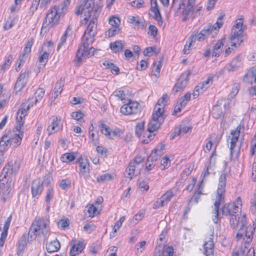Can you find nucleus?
<instances>
[{"instance_id":"f257e3e1","label":"nucleus","mask_w":256,"mask_h":256,"mask_svg":"<svg viewBox=\"0 0 256 256\" xmlns=\"http://www.w3.org/2000/svg\"><path fill=\"white\" fill-rule=\"evenodd\" d=\"M238 214L231 216L230 219V226L231 228L236 229L238 228V232L236 235L237 240H242L245 235L246 237V242L250 243L252 242L253 238V234H254L256 227V224L252 222V225L250 224L246 228V215H243L242 217L237 218Z\"/></svg>"},{"instance_id":"f03ea898","label":"nucleus","mask_w":256,"mask_h":256,"mask_svg":"<svg viewBox=\"0 0 256 256\" xmlns=\"http://www.w3.org/2000/svg\"><path fill=\"white\" fill-rule=\"evenodd\" d=\"M226 176V174L222 173L218 179L216 200L214 203V208L213 212L215 215L212 218V220L215 224H217L218 222L220 206V204H223L224 202Z\"/></svg>"},{"instance_id":"7ed1b4c3","label":"nucleus","mask_w":256,"mask_h":256,"mask_svg":"<svg viewBox=\"0 0 256 256\" xmlns=\"http://www.w3.org/2000/svg\"><path fill=\"white\" fill-rule=\"evenodd\" d=\"M194 0H172L171 8L177 14H182V20L186 22L193 11Z\"/></svg>"},{"instance_id":"20e7f679","label":"nucleus","mask_w":256,"mask_h":256,"mask_svg":"<svg viewBox=\"0 0 256 256\" xmlns=\"http://www.w3.org/2000/svg\"><path fill=\"white\" fill-rule=\"evenodd\" d=\"M94 0H81L80 4L76 11L75 14L77 16L84 14V20H81V23L85 24L88 22L90 17L92 16L94 12L97 8H99L100 12L101 8L98 6H94Z\"/></svg>"},{"instance_id":"39448f33","label":"nucleus","mask_w":256,"mask_h":256,"mask_svg":"<svg viewBox=\"0 0 256 256\" xmlns=\"http://www.w3.org/2000/svg\"><path fill=\"white\" fill-rule=\"evenodd\" d=\"M60 15L57 12L55 8H52L45 18L42 28L47 29L48 31L52 30V28L56 26L59 22Z\"/></svg>"},{"instance_id":"423d86ee","label":"nucleus","mask_w":256,"mask_h":256,"mask_svg":"<svg viewBox=\"0 0 256 256\" xmlns=\"http://www.w3.org/2000/svg\"><path fill=\"white\" fill-rule=\"evenodd\" d=\"M190 74V71L188 70L181 75L172 89V92L174 94H176L178 91L182 90L184 88L188 83V76Z\"/></svg>"},{"instance_id":"0eeeda50","label":"nucleus","mask_w":256,"mask_h":256,"mask_svg":"<svg viewBox=\"0 0 256 256\" xmlns=\"http://www.w3.org/2000/svg\"><path fill=\"white\" fill-rule=\"evenodd\" d=\"M95 50V48L92 47L88 49V48H82V46H79L76 54L77 65L79 66L82 62V56L89 58L92 56L94 54Z\"/></svg>"},{"instance_id":"6e6552de","label":"nucleus","mask_w":256,"mask_h":256,"mask_svg":"<svg viewBox=\"0 0 256 256\" xmlns=\"http://www.w3.org/2000/svg\"><path fill=\"white\" fill-rule=\"evenodd\" d=\"M139 104L136 102L129 100L127 104H124L120 108V112L124 115H129L136 113Z\"/></svg>"},{"instance_id":"1a4fd4ad","label":"nucleus","mask_w":256,"mask_h":256,"mask_svg":"<svg viewBox=\"0 0 256 256\" xmlns=\"http://www.w3.org/2000/svg\"><path fill=\"white\" fill-rule=\"evenodd\" d=\"M100 14V10L99 8H97L94 12L92 18L87 25V23L85 24L84 22L83 24L82 23L81 26H82L84 24V26H86V30L84 32H92V31H96L97 28V22L98 18Z\"/></svg>"},{"instance_id":"9d476101","label":"nucleus","mask_w":256,"mask_h":256,"mask_svg":"<svg viewBox=\"0 0 256 256\" xmlns=\"http://www.w3.org/2000/svg\"><path fill=\"white\" fill-rule=\"evenodd\" d=\"M238 206L234 202H228L224 204L222 208V214L231 216L238 212Z\"/></svg>"},{"instance_id":"9b49d317","label":"nucleus","mask_w":256,"mask_h":256,"mask_svg":"<svg viewBox=\"0 0 256 256\" xmlns=\"http://www.w3.org/2000/svg\"><path fill=\"white\" fill-rule=\"evenodd\" d=\"M151 8L150 10L149 14L154 18L159 24H162V18L158 9V6L156 0H150Z\"/></svg>"},{"instance_id":"f8f14e48","label":"nucleus","mask_w":256,"mask_h":256,"mask_svg":"<svg viewBox=\"0 0 256 256\" xmlns=\"http://www.w3.org/2000/svg\"><path fill=\"white\" fill-rule=\"evenodd\" d=\"M42 224V219L38 218L37 219L35 223H34L30 226L28 235V240L32 241L36 238V232L40 229V224Z\"/></svg>"},{"instance_id":"ddd939ff","label":"nucleus","mask_w":256,"mask_h":256,"mask_svg":"<svg viewBox=\"0 0 256 256\" xmlns=\"http://www.w3.org/2000/svg\"><path fill=\"white\" fill-rule=\"evenodd\" d=\"M224 14H221L218 17L216 23L212 26L209 24L205 27L200 32H212L213 30H218L224 24Z\"/></svg>"},{"instance_id":"4468645a","label":"nucleus","mask_w":256,"mask_h":256,"mask_svg":"<svg viewBox=\"0 0 256 256\" xmlns=\"http://www.w3.org/2000/svg\"><path fill=\"white\" fill-rule=\"evenodd\" d=\"M164 120V118H158L156 114L155 116H152V120L148 123V130L150 132H154L160 128Z\"/></svg>"},{"instance_id":"2eb2a0df","label":"nucleus","mask_w":256,"mask_h":256,"mask_svg":"<svg viewBox=\"0 0 256 256\" xmlns=\"http://www.w3.org/2000/svg\"><path fill=\"white\" fill-rule=\"evenodd\" d=\"M28 76V72H24L21 74L18 77L14 86V88L16 92H20L26 86V76Z\"/></svg>"},{"instance_id":"dca6fc26","label":"nucleus","mask_w":256,"mask_h":256,"mask_svg":"<svg viewBox=\"0 0 256 256\" xmlns=\"http://www.w3.org/2000/svg\"><path fill=\"white\" fill-rule=\"evenodd\" d=\"M244 33H234L230 38V45L234 48H236L237 45L239 46L243 42Z\"/></svg>"},{"instance_id":"f3484780","label":"nucleus","mask_w":256,"mask_h":256,"mask_svg":"<svg viewBox=\"0 0 256 256\" xmlns=\"http://www.w3.org/2000/svg\"><path fill=\"white\" fill-rule=\"evenodd\" d=\"M243 80L245 82L252 84L256 83V66L251 68L244 76Z\"/></svg>"},{"instance_id":"a211bd4d","label":"nucleus","mask_w":256,"mask_h":256,"mask_svg":"<svg viewBox=\"0 0 256 256\" xmlns=\"http://www.w3.org/2000/svg\"><path fill=\"white\" fill-rule=\"evenodd\" d=\"M204 254L206 256H214V242L213 239L208 238L207 241L204 244Z\"/></svg>"},{"instance_id":"6ab92c4d","label":"nucleus","mask_w":256,"mask_h":256,"mask_svg":"<svg viewBox=\"0 0 256 256\" xmlns=\"http://www.w3.org/2000/svg\"><path fill=\"white\" fill-rule=\"evenodd\" d=\"M80 171L81 174H85L89 173V162L86 157L80 156L78 159Z\"/></svg>"},{"instance_id":"aec40b11","label":"nucleus","mask_w":256,"mask_h":256,"mask_svg":"<svg viewBox=\"0 0 256 256\" xmlns=\"http://www.w3.org/2000/svg\"><path fill=\"white\" fill-rule=\"evenodd\" d=\"M94 36V33H92V34H91V33H84L82 44L80 46H82V48H88L90 44L92 43Z\"/></svg>"},{"instance_id":"412c9836","label":"nucleus","mask_w":256,"mask_h":256,"mask_svg":"<svg viewBox=\"0 0 256 256\" xmlns=\"http://www.w3.org/2000/svg\"><path fill=\"white\" fill-rule=\"evenodd\" d=\"M31 190L32 197H36L38 194H40L42 190V182L40 180H34L31 187Z\"/></svg>"},{"instance_id":"4be33fe9","label":"nucleus","mask_w":256,"mask_h":256,"mask_svg":"<svg viewBox=\"0 0 256 256\" xmlns=\"http://www.w3.org/2000/svg\"><path fill=\"white\" fill-rule=\"evenodd\" d=\"M225 41L226 36H224L215 44L212 53V56L218 57L220 56V54L222 52Z\"/></svg>"},{"instance_id":"5701e85b","label":"nucleus","mask_w":256,"mask_h":256,"mask_svg":"<svg viewBox=\"0 0 256 256\" xmlns=\"http://www.w3.org/2000/svg\"><path fill=\"white\" fill-rule=\"evenodd\" d=\"M120 18L117 16H112L109 19V24L113 27L112 28H110L107 32H118L120 30V29L118 27L120 24Z\"/></svg>"},{"instance_id":"b1692460","label":"nucleus","mask_w":256,"mask_h":256,"mask_svg":"<svg viewBox=\"0 0 256 256\" xmlns=\"http://www.w3.org/2000/svg\"><path fill=\"white\" fill-rule=\"evenodd\" d=\"M162 244H159L155 248V253H157L158 250L162 252L160 256H173L174 249L172 246H168L164 248Z\"/></svg>"},{"instance_id":"393cba45","label":"nucleus","mask_w":256,"mask_h":256,"mask_svg":"<svg viewBox=\"0 0 256 256\" xmlns=\"http://www.w3.org/2000/svg\"><path fill=\"white\" fill-rule=\"evenodd\" d=\"M60 246V243L56 238L50 242H47L46 244V250L48 253L57 252Z\"/></svg>"},{"instance_id":"a878e982","label":"nucleus","mask_w":256,"mask_h":256,"mask_svg":"<svg viewBox=\"0 0 256 256\" xmlns=\"http://www.w3.org/2000/svg\"><path fill=\"white\" fill-rule=\"evenodd\" d=\"M84 248V245L82 242H78V243L74 244L70 250V256H76L81 252Z\"/></svg>"},{"instance_id":"bb28decb","label":"nucleus","mask_w":256,"mask_h":256,"mask_svg":"<svg viewBox=\"0 0 256 256\" xmlns=\"http://www.w3.org/2000/svg\"><path fill=\"white\" fill-rule=\"evenodd\" d=\"M238 127L236 128V130L231 132V134L232 136L231 138L230 146V154L231 156L232 155L234 149L236 146V144L238 142L240 134V130H238Z\"/></svg>"},{"instance_id":"cd10ccee","label":"nucleus","mask_w":256,"mask_h":256,"mask_svg":"<svg viewBox=\"0 0 256 256\" xmlns=\"http://www.w3.org/2000/svg\"><path fill=\"white\" fill-rule=\"evenodd\" d=\"M70 2V0H64L59 6H54L53 8H55L59 14L62 16L66 12Z\"/></svg>"},{"instance_id":"c85d7f7f","label":"nucleus","mask_w":256,"mask_h":256,"mask_svg":"<svg viewBox=\"0 0 256 256\" xmlns=\"http://www.w3.org/2000/svg\"><path fill=\"white\" fill-rule=\"evenodd\" d=\"M246 29V26L243 24V18H240L236 20L232 28L234 32H243Z\"/></svg>"},{"instance_id":"c756f323","label":"nucleus","mask_w":256,"mask_h":256,"mask_svg":"<svg viewBox=\"0 0 256 256\" xmlns=\"http://www.w3.org/2000/svg\"><path fill=\"white\" fill-rule=\"evenodd\" d=\"M110 48L114 53H118L122 52L124 50L122 41L120 40L110 42Z\"/></svg>"},{"instance_id":"7c9ffc66","label":"nucleus","mask_w":256,"mask_h":256,"mask_svg":"<svg viewBox=\"0 0 256 256\" xmlns=\"http://www.w3.org/2000/svg\"><path fill=\"white\" fill-rule=\"evenodd\" d=\"M24 132L22 131L20 134H15L14 137H8L10 145L13 147H17L20 144V142L23 137Z\"/></svg>"},{"instance_id":"2f4dec72","label":"nucleus","mask_w":256,"mask_h":256,"mask_svg":"<svg viewBox=\"0 0 256 256\" xmlns=\"http://www.w3.org/2000/svg\"><path fill=\"white\" fill-rule=\"evenodd\" d=\"M32 104H30V103L28 105H26L25 103H22L20 106V108L18 110L17 113V116L22 120V118L26 116L27 111H28L31 106Z\"/></svg>"},{"instance_id":"473e14b6","label":"nucleus","mask_w":256,"mask_h":256,"mask_svg":"<svg viewBox=\"0 0 256 256\" xmlns=\"http://www.w3.org/2000/svg\"><path fill=\"white\" fill-rule=\"evenodd\" d=\"M12 189L10 184L0 182V192H2L4 196H8Z\"/></svg>"},{"instance_id":"72a5a7b5","label":"nucleus","mask_w":256,"mask_h":256,"mask_svg":"<svg viewBox=\"0 0 256 256\" xmlns=\"http://www.w3.org/2000/svg\"><path fill=\"white\" fill-rule=\"evenodd\" d=\"M10 144L8 135L4 134L0 140V152H2L6 150L7 146Z\"/></svg>"},{"instance_id":"f704fd0d","label":"nucleus","mask_w":256,"mask_h":256,"mask_svg":"<svg viewBox=\"0 0 256 256\" xmlns=\"http://www.w3.org/2000/svg\"><path fill=\"white\" fill-rule=\"evenodd\" d=\"M100 123L102 132L106 135L108 138H111V130L110 128L104 124V122L102 120H100Z\"/></svg>"},{"instance_id":"c9c22d12","label":"nucleus","mask_w":256,"mask_h":256,"mask_svg":"<svg viewBox=\"0 0 256 256\" xmlns=\"http://www.w3.org/2000/svg\"><path fill=\"white\" fill-rule=\"evenodd\" d=\"M13 172V168L12 166L8 164L4 168L1 174V177L4 175V178H10Z\"/></svg>"},{"instance_id":"e433bc0d","label":"nucleus","mask_w":256,"mask_h":256,"mask_svg":"<svg viewBox=\"0 0 256 256\" xmlns=\"http://www.w3.org/2000/svg\"><path fill=\"white\" fill-rule=\"evenodd\" d=\"M28 238L26 234H23L21 238V240H20L19 242V244L18 246V251L17 252V254L18 255L20 254L19 252L20 251H22L24 248H26L27 242H28Z\"/></svg>"},{"instance_id":"4c0bfd02","label":"nucleus","mask_w":256,"mask_h":256,"mask_svg":"<svg viewBox=\"0 0 256 256\" xmlns=\"http://www.w3.org/2000/svg\"><path fill=\"white\" fill-rule=\"evenodd\" d=\"M222 114V108L218 104L215 105L212 110V116L216 119L219 118Z\"/></svg>"},{"instance_id":"58836bf2","label":"nucleus","mask_w":256,"mask_h":256,"mask_svg":"<svg viewBox=\"0 0 256 256\" xmlns=\"http://www.w3.org/2000/svg\"><path fill=\"white\" fill-rule=\"evenodd\" d=\"M136 164L134 162L130 161L129 163L128 166L126 170L128 177L130 178V180L132 179V176L134 173Z\"/></svg>"},{"instance_id":"ea45409f","label":"nucleus","mask_w":256,"mask_h":256,"mask_svg":"<svg viewBox=\"0 0 256 256\" xmlns=\"http://www.w3.org/2000/svg\"><path fill=\"white\" fill-rule=\"evenodd\" d=\"M128 22L130 24H133L134 26L138 27L139 26V24H140V22L142 20L138 16H130L128 18Z\"/></svg>"},{"instance_id":"a19ab883","label":"nucleus","mask_w":256,"mask_h":256,"mask_svg":"<svg viewBox=\"0 0 256 256\" xmlns=\"http://www.w3.org/2000/svg\"><path fill=\"white\" fill-rule=\"evenodd\" d=\"M74 158L75 156L72 153H66L62 154L60 158L62 161L66 163L74 160Z\"/></svg>"},{"instance_id":"79ce46f5","label":"nucleus","mask_w":256,"mask_h":256,"mask_svg":"<svg viewBox=\"0 0 256 256\" xmlns=\"http://www.w3.org/2000/svg\"><path fill=\"white\" fill-rule=\"evenodd\" d=\"M164 112V108L162 106L160 107V106L156 105L154 108V112L152 114V116H155L156 114L158 116V118H163V112Z\"/></svg>"},{"instance_id":"37998d69","label":"nucleus","mask_w":256,"mask_h":256,"mask_svg":"<svg viewBox=\"0 0 256 256\" xmlns=\"http://www.w3.org/2000/svg\"><path fill=\"white\" fill-rule=\"evenodd\" d=\"M64 86V80L60 78V80L56 84L54 88V94H56V96H58V94H60L62 91V87Z\"/></svg>"},{"instance_id":"c03bdc74","label":"nucleus","mask_w":256,"mask_h":256,"mask_svg":"<svg viewBox=\"0 0 256 256\" xmlns=\"http://www.w3.org/2000/svg\"><path fill=\"white\" fill-rule=\"evenodd\" d=\"M153 132H144V138L143 140V142L145 144L148 143L151 140H153L156 134H152Z\"/></svg>"},{"instance_id":"a18cd8bd","label":"nucleus","mask_w":256,"mask_h":256,"mask_svg":"<svg viewBox=\"0 0 256 256\" xmlns=\"http://www.w3.org/2000/svg\"><path fill=\"white\" fill-rule=\"evenodd\" d=\"M44 94V90L42 88H38L35 92V104L42 100Z\"/></svg>"},{"instance_id":"49530a36","label":"nucleus","mask_w":256,"mask_h":256,"mask_svg":"<svg viewBox=\"0 0 256 256\" xmlns=\"http://www.w3.org/2000/svg\"><path fill=\"white\" fill-rule=\"evenodd\" d=\"M112 178V176L110 174H104L98 177L96 180L98 182H104L111 180Z\"/></svg>"},{"instance_id":"de8ad7c7","label":"nucleus","mask_w":256,"mask_h":256,"mask_svg":"<svg viewBox=\"0 0 256 256\" xmlns=\"http://www.w3.org/2000/svg\"><path fill=\"white\" fill-rule=\"evenodd\" d=\"M173 196L174 195L172 192L171 191H168L162 196L161 198L162 199L164 204H166Z\"/></svg>"},{"instance_id":"09e8293b","label":"nucleus","mask_w":256,"mask_h":256,"mask_svg":"<svg viewBox=\"0 0 256 256\" xmlns=\"http://www.w3.org/2000/svg\"><path fill=\"white\" fill-rule=\"evenodd\" d=\"M69 220L68 218L62 219L58 222V226L59 228L64 230L69 226Z\"/></svg>"},{"instance_id":"8fccbe9b","label":"nucleus","mask_w":256,"mask_h":256,"mask_svg":"<svg viewBox=\"0 0 256 256\" xmlns=\"http://www.w3.org/2000/svg\"><path fill=\"white\" fill-rule=\"evenodd\" d=\"M243 239V241L244 242V244L242 246L240 249L238 250V252L240 254V256H244V253L246 252L248 250L247 248V245H248L250 243L246 242V237L245 236V235L244 236V237L242 238Z\"/></svg>"},{"instance_id":"3c124183","label":"nucleus","mask_w":256,"mask_h":256,"mask_svg":"<svg viewBox=\"0 0 256 256\" xmlns=\"http://www.w3.org/2000/svg\"><path fill=\"white\" fill-rule=\"evenodd\" d=\"M144 128V122L138 123L136 124L135 128V133L136 135L138 137H140L142 132Z\"/></svg>"},{"instance_id":"603ef678","label":"nucleus","mask_w":256,"mask_h":256,"mask_svg":"<svg viewBox=\"0 0 256 256\" xmlns=\"http://www.w3.org/2000/svg\"><path fill=\"white\" fill-rule=\"evenodd\" d=\"M168 99V96L166 94H164L162 95V97L160 98L156 105L162 106L163 108H164L165 106L166 105V103L167 102V100Z\"/></svg>"},{"instance_id":"864d4df0","label":"nucleus","mask_w":256,"mask_h":256,"mask_svg":"<svg viewBox=\"0 0 256 256\" xmlns=\"http://www.w3.org/2000/svg\"><path fill=\"white\" fill-rule=\"evenodd\" d=\"M111 96L116 97L118 100H124L125 99V94L123 90H118L114 92Z\"/></svg>"},{"instance_id":"5fc2aeb1","label":"nucleus","mask_w":256,"mask_h":256,"mask_svg":"<svg viewBox=\"0 0 256 256\" xmlns=\"http://www.w3.org/2000/svg\"><path fill=\"white\" fill-rule=\"evenodd\" d=\"M49 54L46 52H44L43 54H42L38 58L39 62L40 63L44 62V64H41L42 68L44 67L46 63L48 62V58Z\"/></svg>"},{"instance_id":"6e6d98bb","label":"nucleus","mask_w":256,"mask_h":256,"mask_svg":"<svg viewBox=\"0 0 256 256\" xmlns=\"http://www.w3.org/2000/svg\"><path fill=\"white\" fill-rule=\"evenodd\" d=\"M240 88V84L236 83L234 84L230 95L231 98H233L237 94Z\"/></svg>"},{"instance_id":"4d7b16f0","label":"nucleus","mask_w":256,"mask_h":256,"mask_svg":"<svg viewBox=\"0 0 256 256\" xmlns=\"http://www.w3.org/2000/svg\"><path fill=\"white\" fill-rule=\"evenodd\" d=\"M158 156H160L158 154L154 152V151H152L150 156L148 158L147 160L148 162H151L156 164V162L157 161Z\"/></svg>"},{"instance_id":"13d9d810","label":"nucleus","mask_w":256,"mask_h":256,"mask_svg":"<svg viewBox=\"0 0 256 256\" xmlns=\"http://www.w3.org/2000/svg\"><path fill=\"white\" fill-rule=\"evenodd\" d=\"M71 182L70 180L64 179L62 180L60 184V186L63 190H66L70 187Z\"/></svg>"},{"instance_id":"bf43d9fd","label":"nucleus","mask_w":256,"mask_h":256,"mask_svg":"<svg viewBox=\"0 0 256 256\" xmlns=\"http://www.w3.org/2000/svg\"><path fill=\"white\" fill-rule=\"evenodd\" d=\"M150 24V22H146L144 20L140 22V24H139V26L138 27L137 29L139 30L142 31H147L148 30V26Z\"/></svg>"},{"instance_id":"052dcab7","label":"nucleus","mask_w":256,"mask_h":256,"mask_svg":"<svg viewBox=\"0 0 256 256\" xmlns=\"http://www.w3.org/2000/svg\"><path fill=\"white\" fill-rule=\"evenodd\" d=\"M71 116L73 118L79 121L84 118V114L81 111H77L72 112Z\"/></svg>"},{"instance_id":"680f3d73","label":"nucleus","mask_w":256,"mask_h":256,"mask_svg":"<svg viewBox=\"0 0 256 256\" xmlns=\"http://www.w3.org/2000/svg\"><path fill=\"white\" fill-rule=\"evenodd\" d=\"M165 144L162 143H160L153 150L154 152L158 154L159 156H160L162 152V151L164 149Z\"/></svg>"},{"instance_id":"e2e57ef3","label":"nucleus","mask_w":256,"mask_h":256,"mask_svg":"<svg viewBox=\"0 0 256 256\" xmlns=\"http://www.w3.org/2000/svg\"><path fill=\"white\" fill-rule=\"evenodd\" d=\"M146 244V241H142L137 244L136 246V252H142Z\"/></svg>"},{"instance_id":"0e129e2a","label":"nucleus","mask_w":256,"mask_h":256,"mask_svg":"<svg viewBox=\"0 0 256 256\" xmlns=\"http://www.w3.org/2000/svg\"><path fill=\"white\" fill-rule=\"evenodd\" d=\"M12 60V55H9L6 58L4 64L2 66V70H4L6 68L9 66Z\"/></svg>"},{"instance_id":"69168bd1","label":"nucleus","mask_w":256,"mask_h":256,"mask_svg":"<svg viewBox=\"0 0 256 256\" xmlns=\"http://www.w3.org/2000/svg\"><path fill=\"white\" fill-rule=\"evenodd\" d=\"M98 210V208L94 206V205H91L88 207V212L89 214L90 217H93L96 214V212Z\"/></svg>"},{"instance_id":"338daca9","label":"nucleus","mask_w":256,"mask_h":256,"mask_svg":"<svg viewBox=\"0 0 256 256\" xmlns=\"http://www.w3.org/2000/svg\"><path fill=\"white\" fill-rule=\"evenodd\" d=\"M148 66V63L144 60H141L140 64H138L136 68L140 70H143L146 68Z\"/></svg>"},{"instance_id":"774afa93","label":"nucleus","mask_w":256,"mask_h":256,"mask_svg":"<svg viewBox=\"0 0 256 256\" xmlns=\"http://www.w3.org/2000/svg\"><path fill=\"white\" fill-rule=\"evenodd\" d=\"M40 0H33L31 6L30 8V10L34 13L36 11L39 5Z\"/></svg>"}]
</instances>
